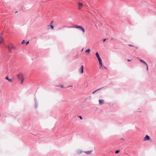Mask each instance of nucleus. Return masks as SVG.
<instances>
[{"mask_svg": "<svg viewBox=\"0 0 156 156\" xmlns=\"http://www.w3.org/2000/svg\"><path fill=\"white\" fill-rule=\"evenodd\" d=\"M8 49L9 51H12L14 50L15 48L13 44H10L8 46Z\"/></svg>", "mask_w": 156, "mask_h": 156, "instance_id": "nucleus-1", "label": "nucleus"}, {"mask_svg": "<svg viewBox=\"0 0 156 156\" xmlns=\"http://www.w3.org/2000/svg\"><path fill=\"white\" fill-rule=\"evenodd\" d=\"M74 27L79 29L80 30H81L83 33L85 32V30L82 27L80 26H76Z\"/></svg>", "mask_w": 156, "mask_h": 156, "instance_id": "nucleus-2", "label": "nucleus"}, {"mask_svg": "<svg viewBox=\"0 0 156 156\" xmlns=\"http://www.w3.org/2000/svg\"><path fill=\"white\" fill-rule=\"evenodd\" d=\"M78 6L79 9H81L83 8V5L82 3L79 2L78 3Z\"/></svg>", "mask_w": 156, "mask_h": 156, "instance_id": "nucleus-3", "label": "nucleus"}, {"mask_svg": "<svg viewBox=\"0 0 156 156\" xmlns=\"http://www.w3.org/2000/svg\"><path fill=\"white\" fill-rule=\"evenodd\" d=\"M17 76L19 80H21L23 78V75L21 74H19L17 75Z\"/></svg>", "mask_w": 156, "mask_h": 156, "instance_id": "nucleus-4", "label": "nucleus"}, {"mask_svg": "<svg viewBox=\"0 0 156 156\" xmlns=\"http://www.w3.org/2000/svg\"><path fill=\"white\" fill-rule=\"evenodd\" d=\"M93 152V150H91L90 151H84V152L86 154H91Z\"/></svg>", "mask_w": 156, "mask_h": 156, "instance_id": "nucleus-5", "label": "nucleus"}, {"mask_svg": "<svg viewBox=\"0 0 156 156\" xmlns=\"http://www.w3.org/2000/svg\"><path fill=\"white\" fill-rule=\"evenodd\" d=\"M98 60L99 62V63L101 67L102 66V60L101 58H98Z\"/></svg>", "mask_w": 156, "mask_h": 156, "instance_id": "nucleus-6", "label": "nucleus"}, {"mask_svg": "<svg viewBox=\"0 0 156 156\" xmlns=\"http://www.w3.org/2000/svg\"><path fill=\"white\" fill-rule=\"evenodd\" d=\"M150 139V137L147 135H146V136L144 138V140L145 141L147 140Z\"/></svg>", "mask_w": 156, "mask_h": 156, "instance_id": "nucleus-7", "label": "nucleus"}, {"mask_svg": "<svg viewBox=\"0 0 156 156\" xmlns=\"http://www.w3.org/2000/svg\"><path fill=\"white\" fill-rule=\"evenodd\" d=\"M80 70L81 71V73L82 74L83 73V66H82L80 69Z\"/></svg>", "mask_w": 156, "mask_h": 156, "instance_id": "nucleus-8", "label": "nucleus"}, {"mask_svg": "<svg viewBox=\"0 0 156 156\" xmlns=\"http://www.w3.org/2000/svg\"><path fill=\"white\" fill-rule=\"evenodd\" d=\"M99 102L100 105H101L104 103V101L103 100L100 99L99 100Z\"/></svg>", "mask_w": 156, "mask_h": 156, "instance_id": "nucleus-9", "label": "nucleus"}, {"mask_svg": "<svg viewBox=\"0 0 156 156\" xmlns=\"http://www.w3.org/2000/svg\"><path fill=\"white\" fill-rule=\"evenodd\" d=\"M82 152V151L80 149L77 150V153L78 154H81Z\"/></svg>", "mask_w": 156, "mask_h": 156, "instance_id": "nucleus-10", "label": "nucleus"}, {"mask_svg": "<svg viewBox=\"0 0 156 156\" xmlns=\"http://www.w3.org/2000/svg\"><path fill=\"white\" fill-rule=\"evenodd\" d=\"M5 79L8 80L9 82H12V80L11 79H10L9 78L8 76H6L5 78Z\"/></svg>", "mask_w": 156, "mask_h": 156, "instance_id": "nucleus-11", "label": "nucleus"}, {"mask_svg": "<svg viewBox=\"0 0 156 156\" xmlns=\"http://www.w3.org/2000/svg\"><path fill=\"white\" fill-rule=\"evenodd\" d=\"M139 60L141 62H142L143 63H144V64L146 66H147V64L146 63V62H144V61L143 60H141V59H140Z\"/></svg>", "mask_w": 156, "mask_h": 156, "instance_id": "nucleus-12", "label": "nucleus"}, {"mask_svg": "<svg viewBox=\"0 0 156 156\" xmlns=\"http://www.w3.org/2000/svg\"><path fill=\"white\" fill-rule=\"evenodd\" d=\"M96 56H97V58H100L99 56V54L98 52H97L96 53Z\"/></svg>", "mask_w": 156, "mask_h": 156, "instance_id": "nucleus-13", "label": "nucleus"}, {"mask_svg": "<svg viewBox=\"0 0 156 156\" xmlns=\"http://www.w3.org/2000/svg\"><path fill=\"white\" fill-rule=\"evenodd\" d=\"M90 51V50L89 49H88L85 51V52L88 53H89Z\"/></svg>", "mask_w": 156, "mask_h": 156, "instance_id": "nucleus-14", "label": "nucleus"}, {"mask_svg": "<svg viewBox=\"0 0 156 156\" xmlns=\"http://www.w3.org/2000/svg\"><path fill=\"white\" fill-rule=\"evenodd\" d=\"M102 88H99V89H97V90H95V91H94L93 92V94H94L95 92H96L97 91H98L100 90H101Z\"/></svg>", "mask_w": 156, "mask_h": 156, "instance_id": "nucleus-15", "label": "nucleus"}, {"mask_svg": "<svg viewBox=\"0 0 156 156\" xmlns=\"http://www.w3.org/2000/svg\"><path fill=\"white\" fill-rule=\"evenodd\" d=\"M129 46H130V47H134V46L133 45H132L131 44H129ZM135 48H136V49H137L138 48V47H135Z\"/></svg>", "mask_w": 156, "mask_h": 156, "instance_id": "nucleus-16", "label": "nucleus"}, {"mask_svg": "<svg viewBox=\"0 0 156 156\" xmlns=\"http://www.w3.org/2000/svg\"><path fill=\"white\" fill-rule=\"evenodd\" d=\"M21 80V84H22L23 83V80H24V78H23V79H22Z\"/></svg>", "mask_w": 156, "mask_h": 156, "instance_id": "nucleus-17", "label": "nucleus"}, {"mask_svg": "<svg viewBox=\"0 0 156 156\" xmlns=\"http://www.w3.org/2000/svg\"><path fill=\"white\" fill-rule=\"evenodd\" d=\"M119 150H117V151H116L115 152V154H117L118 153H119Z\"/></svg>", "mask_w": 156, "mask_h": 156, "instance_id": "nucleus-18", "label": "nucleus"}, {"mask_svg": "<svg viewBox=\"0 0 156 156\" xmlns=\"http://www.w3.org/2000/svg\"><path fill=\"white\" fill-rule=\"evenodd\" d=\"M50 27H51V28L52 29H53L54 27V26H52V25H51V26H50Z\"/></svg>", "mask_w": 156, "mask_h": 156, "instance_id": "nucleus-19", "label": "nucleus"}, {"mask_svg": "<svg viewBox=\"0 0 156 156\" xmlns=\"http://www.w3.org/2000/svg\"><path fill=\"white\" fill-rule=\"evenodd\" d=\"M25 42V41H24V40H23V41H22V44H24Z\"/></svg>", "mask_w": 156, "mask_h": 156, "instance_id": "nucleus-20", "label": "nucleus"}, {"mask_svg": "<svg viewBox=\"0 0 156 156\" xmlns=\"http://www.w3.org/2000/svg\"><path fill=\"white\" fill-rule=\"evenodd\" d=\"M79 117L80 118V119H82V116H79Z\"/></svg>", "mask_w": 156, "mask_h": 156, "instance_id": "nucleus-21", "label": "nucleus"}, {"mask_svg": "<svg viewBox=\"0 0 156 156\" xmlns=\"http://www.w3.org/2000/svg\"><path fill=\"white\" fill-rule=\"evenodd\" d=\"M132 60V59H131V60H129V59H128L127 60V61H128V62H130V61H131Z\"/></svg>", "mask_w": 156, "mask_h": 156, "instance_id": "nucleus-22", "label": "nucleus"}, {"mask_svg": "<svg viewBox=\"0 0 156 156\" xmlns=\"http://www.w3.org/2000/svg\"><path fill=\"white\" fill-rule=\"evenodd\" d=\"M106 40V39H105L103 40V42H105Z\"/></svg>", "mask_w": 156, "mask_h": 156, "instance_id": "nucleus-23", "label": "nucleus"}, {"mask_svg": "<svg viewBox=\"0 0 156 156\" xmlns=\"http://www.w3.org/2000/svg\"><path fill=\"white\" fill-rule=\"evenodd\" d=\"M29 43V41H28L26 43V45H27Z\"/></svg>", "mask_w": 156, "mask_h": 156, "instance_id": "nucleus-24", "label": "nucleus"}, {"mask_svg": "<svg viewBox=\"0 0 156 156\" xmlns=\"http://www.w3.org/2000/svg\"><path fill=\"white\" fill-rule=\"evenodd\" d=\"M147 66V70H148V66H147H147Z\"/></svg>", "mask_w": 156, "mask_h": 156, "instance_id": "nucleus-25", "label": "nucleus"}, {"mask_svg": "<svg viewBox=\"0 0 156 156\" xmlns=\"http://www.w3.org/2000/svg\"><path fill=\"white\" fill-rule=\"evenodd\" d=\"M61 87H62V88H64V86L63 85H61Z\"/></svg>", "mask_w": 156, "mask_h": 156, "instance_id": "nucleus-26", "label": "nucleus"}, {"mask_svg": "<svg viewBox=\"0 0 156 156\" xmlns=\"http://www.w3.org/2000/svg\"><path fill=\"white\" fill-rule=\"evenodd\" d=\"M53 22V21H51V23H50V24H51V25H52V23Z\"/></svg>", "mask_w": 156, "mask_h": 156, "instance_id": "nucleus-27", "label": "nucleus"}, {"mask_svg": "<svg viewBox=\"0 0 156 156\" xmlns=\"http://www.w3.org/2000/svg\"><path fill=\"white\" fill-rule=\"evenodd\" d=\"M2 42V41H0V43H1Z\"/></svg>", "mask_w": 156, "mask_h": 156, "instance_id": "nucleus-28", "label": "nucleus"}, {"mask_svg": "<svg viewBox=\"0 0 156 156\" xmlns=\"http://www.w3.org/2000/svg\"><path fill=\"white\" fill-rule=\"evenodd\" d=\"M104 68L105 69V66H104Z\"/></svg>", "mask_w": 156, "mask_h": 156, "instance_id": "nucleus-29", "label": "nucleus"}, {"mask_svg": "<svg viewBox=\"0 0 156 156\" xmlns=\"http://www.w3.org/2000/svg\"><path fill=\"white\" fill-rule=\"evenodd\" d=\"M83 49L82 50V51L83 50Z\"/></svg>", "mask_w": 156, "mask_h": 156, "instance_id": "nucleus-30", "label": "nucleus"}]
</instances>
